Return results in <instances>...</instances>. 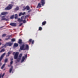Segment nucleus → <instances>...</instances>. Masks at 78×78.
Returning a JSON list of instances; mask_svg holds the SVG:
<instances>
[{"label": "nucleus", "mask_w": 78, "mask_h": 78, "mask_svg": "<svg viewBox=\"0 0 78 78\" xmlns=\"http://www.w3.org/2000/svg\"><path fill=\"white\" fill-rule=\"evenodd\" d=\"M20 50H29V46L28 44H26L25 48V44L23 43L21 46L20 45Z\"/></svg>", "instance_id": "obj_1"}, {"label": "nucleus", "mask_w": 78, "mask_h": 78, "mask_svg": "<svg viewBox=\"0 0 78 78\" xmlns=\"http://www.w3.org/2000/svg\"><path fill=\"white\" fill-rule=\"evenodd\" d=\"M18 20L20 22H23V23H26V20H25V16H23L21 17V19L20 18H18Z\"/></svg>", "instance_id": "obj_2"}, {"label": "nucleus", "mask_w": 78, "mask_h": 78, "mask_svg": "<svg viewBox=\"0 0 78 78\" xmlns=\"http://www.w3.org/2000/svg\"><path fill=\"white\" fill-rule=\"evenodd\" d=\"M13 55H14V58L15 59H17L18 57V55H19V52H17L16 53L14 52L13 53Z\"/></svg>", "instance_id": "obj_3"}, {"label": "nucleus", "mask_w": 78, "mask_h": 78, "mask_svg": "<svg viewBox=\"0 0 78 78\" xmlns=\"http://www.w3.org/2000/svg\"><path fill=\"white\" fill-rule=\"evenodd\" d=\"M12 6H13V5L11 4L9 5L5 8V10H9V9H11Z\"/></svg>", "instance_id": "obj_4"}, {"label": "nucleus", "mask_w": 78, "mask_h": 78, "mask_svg": "<svg viewBox=\"0 0 78 78\" xmlns=\"http://www.w3.org/2000/svg\"><path fill=\"white\" fill-rule=\"evenodd\" d=\"M13 44V43L11 42L6 43L5 44V45L4 46V47H6V46H11Z\"/></svg>", "instance_id": "obj_5"}, {"label": "nucleus", "mask_w": 78, "mask_h": 78, "mask_svg": "<svg viewBox=\"0 0 78 78\" xmlns=\"http://www.w3.org/2000/svg\"><path fill=\"white\" fill-rule=\"evenodd\" d=\"M22 56V54H20L19 55V58L16 60V61H15L17 63V62H19L20 61V59L21 58V57Z\"/></svg>", "instance_id": "obj_6"}, {"label": "nucleus", "mask_w": 78, "mask_h": 78, "mask_svg": "<svg viewBox=\"0 0 78 78\" xmlns=\"http://www.w3.org/2000/svg\"><path fill=\"white\" fill-rule=\"evenodd\" d=\"M18 43H19V44H20V46H22V45H23V44H24V43H22V40L20 39L19 40V41L18 42Z\"/></svg>", "instance_id": "obj_7"}, {"label": "nucleus", "mask_w": 78, "mask_h": 78, "mask_svg": "<svg viewBox=\"0 0 78 78\" xmlns=\"http://www.w3.org/2000/svg\"><path fill=\"white\" fill-rule=\"evenodd\" d=\"M27 55H25V56L23 57V58L22 60L21 61V62H23L25 61V59L26 58H27Z\"/></svg>", "instance_id": "obj_8"}, {"label": "nucleus", "mask_w": 78, "mask_h": 78, "mask_svg": "<svg viewBox=\"0 0 78 78\" xmlns=\"http://www.w3.org/2000/svg\"><path fill=\"white\" fill-rule=\"evenodd\" d=\"M6 54V53H4L0 57V61H2V59H3V57H4V56L5 55V54Z\"/></svg>", "instance_id": "obj_9"}, {"label": "nucleus", "mask_w": 78, "mask_h": 78, "mask_svg": "<svg viewBox=\"0 0 78 78\" xmlns=\"http://www.w3.org/2000/svg\"><path fill=\"white\" fill-rule=\"evenodd\" d=\"M1 20H5L6 21H9V18L6 19L4 16H3L2 17Z\"/></svg>", "instance_id": "obj_10"}, {"label": "nucleus", "mask_w": 78, "mask_h": 78, "mask_svg": "<svg viewBox=\"0 0 78 78\" xmlns=\"http://www.w3.org/2000/svg\"><path fill=\"white\" fill-rule=\"evenodd\" d=\"M11 26H12V27H16L17 25V23H11L10 24Z\"/></svg>", "instance_id": "obj_11"}, {"label": "nucleus", "mask_w": 78, "mask_h": 78, "mask_svg": "<svg viewBox=\"0 0 78 78\" xmlns=\"http://www.w3.org/2000/svg\"><path fill=\"white\" fill-rule=\"evenodd\" d=\"M8 14V12H3L1 13L0 15V16L1 17V16L6 15V14Z\"/></svg>", "instance_id": "obj_12"}, {"label": "nucleus", "mask_w": 78, "mask_h": 78, "mask_svg": "<svg viewBox=\"0 0 78 78\" xmlns=\"http://www.w3.org/2000/svg\"><path fill=\"white\" fill-rule=\"evenodd\" d=\"M41 5H42V6H44V4L45 3V0H41Z\"/></svg>", "instance_id": "obj_13"}, {"label": "nucleus", "mask_w": 78, "mask_h": 78, "mask_svg": "<svg viewBox=\"0 0 78 78\" xmlns=\"http://www.w3.org/2000/svg\"><path fill=\"white\" fill-rule=\"evenodd\" d=\"M23 8L24 9H23V11H24L25 9H27V10H28L30 9V7H29V6H27L26 8H24V7H23Z\"/></svg>", "instance_id": "obj_14"}, {"label": "nucleus", "mask_w": 78, "mask_h": 78, "mask_svg": "<svg viewBox=\"0 0 78 78\" xmlns=\"http://www.w3.org/2000/svg\"><path fill=\"white\" fill-rule=\"evenodd\" d=\"M11 37V35L9 36L8 38H5V40L8 41V40H9V39H11V38H10V37Z\"/></svg>", "instance_id": "obj_15"}, {"label": "nucleus", "mask_w": 78, "mask_h": 78, "mask_svg": "<svg viewBox=\"0 0 78 78\" xmlns=\"http://www.w3.org/2000/svg\"><path fill=\"white\" fill-rule=\"evenodd\" d=\"M41 4L40 3H38V5L37 8H41Z\"/></svg>", "instance_id": "obj_16"}, {"label": "nucleus", "mask_w": 78, "mask_h": 78, "mask_svg": "<svg viewBox=\"0 0 78 78\" xmlns=\"http://www.w3.org/2000/svg\"><path fill=\"white\" fill-rule=\"evenodd\" d=\"M4 51H5V48H3L0 51V53H2V52H3Z\"/></svg>", "instance_id": "obj_17"}, {"label": "nucleus", "mask_w": 78, "mask_h": 78, "mask_svg": "<svg viewBox=\"0 0 78 78\" xmlns=\"http://www.w3.org/2000/svg\"><path fill=\"white\" fill-rule=\"evenodd\" d=\"M14 15H13L12 16H11L10 17V19H14Z\"/></svg>", "instance_id": "obj_18"}, {"label": "nucleus", "mask_w": 78, "mask_h": 78, "mask_svg": "<svg viewBox=\"0 0 78 78\" xmlns=\"http://www.w3.org/2000/svg\"><path fill=\"white\" fill-rule=\"evenodd\" d=\"M18 45H19L17 43H15L14 44V47H18Z\"/></svg>", "instance_id": "obj_19"}, {"label": "nucleus", "mask_w": 78, "mask_h": 78, "mask_svg": "<svg viewBox=\"0 0 78 78\" xmlns=\"http://www.w3.org/2000/svg\"><path fill=\"white\" fill-rule=\"evenodd\" d=\"M6 65L5 63L2 66V67H1V69H3L4 67H5V65Z\"/></svg>", "instance_id": "obj_20"}, {"label": "nucleus", "mask_w": 78, "mask_h": 78, "mask_svg": "<svg viewBox=\"0 0 78 78\" xmlns=\"http://www.w3.org/2000/svg\"><path fill=\"white\" fill-rule=\"evenodd\" d=\"M12 66L11 67V68L10 69L9 72L11 73V72H12Z\"/></svg>", "instance_id": "obj_21"}, {"label": "nucleus", "mask_w": 78, "mask_h": 78, "mask_svg": "<svg viewBox=\"0 0 78 78\" xmlns=\"http://www.w3.org/2000/svg\"><path fill=\"white\" fill-rule=\"evenodd\" d=\"M45 23H46V21H44L42 23V24L43 25H45Z\"/></svg>", "instance_id": "obj_22"}, {"label": "nucleus", "mask_w": 78, "mask_h": 78, "mask_svg": "<svg viewBox=\"0 0 78 78\" xmlns=\"http://www.w3.org/2000/svg\"><path fill=\"white\" fill-rule=\"evenodd\" d=\"M30 16V15H27L25 16H24L25 19H27V17H28V16Z\"/></svg>", "instance_id": "obj_23"}, {"label": "nucleus", "mask_w": 78, "mask_h": 78, "mask_svg": "<svg viewBox=\"0 0 78 78\" xmlns=\"http://www.w3.org/2000/svg\"><path fill=\"white\" fill-rule=\"evenodd\" d=\"M16 41V39L15 38H13L11 39V41L12 42H14V41Z\"/></svg>", "instance_id": "obj_24"}, {"label": "nucleus", "mask_w": 78, "mask_h": 78, "mask_svg": "<svg viewBox=\"0 0 78 78\" xmlns=\"http://www.w3.org/2000/svg\"><path fill=\"white\" fill-rule=\"evenodd\" d=\"M6 36V34H4L2 35V37H5Z\"/></svg>", "instance_id": "obj_25"}, {"label": "nucleus", "mask_w": 78, "mask_h": 78, "mask_svg": "<svg viewBox=\"0 0 78 78\" xmlns=\"http://www.w3.org/2000/svg\"><path fill=\"white\" fill-rule=\"evenodd\" d=\"M15 19H17V14H15Z\"/></svg>", "instance_id": "obj_26"}, {"label": "nucleus", "mask_w": 78, "mask_h": 78, "mask_svg": "<svg viewBox=\"0 0 78 78\" xmlns=\"http://www.w3.org/2000/svg\"><path fill=\"white\" fill-rule=\"evenodd\" d=\"M8 62V58H6L5 60V64L6 62Z\"/></svg>", "instance_id": "obj_27"}, {"label": "nucleus", "mask_w": 78, "mask_h": 78, "mask_svg": "<svg viewBox=\"0 0 78 78\" xmlns=\"http://www.w3.org/2000/svg\"><path fill=\"white\" fill-rule=\"evenodd\" d=\"M15 10H16V11H17V10H19V7H17L15 9Z\"/></svg>", "instance_id": "obj_28"}, {"label": "nucleus", "mask_w": 78, "mask_h": 78, "mask_svg": "<svg viewBox=\"0 0 78 78\" xmlns=\"http://www.w3.org/2000/svg\"><path fill=\"white\" fill-rule=\"evenodd\" d=\"M31 41H32V39H30V40L29 41V42H31Z\"/></svg>", "instance_id": "obj_29"}, {"label": "nucleus", "mask_w": 78, "mask_h": 78, "mask_svg": "<svg viewBox=\"0 0 78 78\" xmlns=\"http://www.w3.org/2000/svg\"><path fill=\"white\" fill-rule=\"evenodd\" d=\"M11 54V52H8V55L7 56H9V55Z\"/></svg>", "instance_id": "obj_30"}, {"label": "nucleus", "mask_w": 78, "mask_h": 78, "mask_svg": "<svg viewBox=\"0 0 78 78\" xmlns=\"http://www.w3.org/2000/svg\"><path fill=\"white\" fill-rule=\"evenodd\" d=\"M21 14L22 15L25 14V12H24L23 13H22L21 12Z\"/></svg>", "instance_id": "obj_31"}, {"label": "nucleus", "mask_w": 78, "mask_h": 78, "mask_svg": "<svg viewBox=\"0 0 78 78\" xmlns=\"http://www.w3.org/2000/svg\"><path fill=\"white\" fill-rule=\"evenodd\" d=\"M22 24H23V23H20V24L19 26L20 27V26H21V25H22Z\"/></svg>", "instance_id": "obj_32"}, {"label": "nucleus", "mask_w": 78, "mask_h": 78, "mask_svg": "<svg viewBox=\"0 0 78 78\" xmlns=\"http://www.w3.org/2000/svg\"><path fill=\"white\" fill-rule=\"evenodd\" d=\"M13 63V61H11L10 62V65H11L12 64V63Z\"/></svg>", "instance_id": "obj_33"}, {"label": "nucleus", "mask_w": 78, "mask_h": 78, "mask_svg": "<svg viewBox=\"0 0 78 78\" xmlns=\"http://www.w3.org/2000/svg\"><path fill=\"white\" fill-rule=\"evenodd\" d=\"M39 30H42V27H40L39 28Z\"/></svg>", "instance_id": "obj_34"}, {"label": "nucleus", "mask_w": 78, "mask_h": 78, "mask_svg": "<svg viewBox=\"0 0 78 78\" xmlns=\"http://www.w3.org/2000/svg\"><path fill=\"white\" fill-rule=\"evenodd\" d=\"M22 13H19V16H22Z\"/></svg>", "instance_id": "obj_35"}, {"label": "nucleus", "mask_w": 78, "mask_h": 78, "mask_svg": "<svg viewBox=\"0 0 78 78\" xmlns=\"http://www.w3.org/2000/svg\"><path fill=\"white\" fill-rule=\"evenodd\" d=\"M34 40H33L32 41V44H33L34 43Z\"/></svg>", "instance_id": "obj_36"}, {"label": "nucleus", "mask_w": 78, "mask_h": 78, "mask_svg": "<svg viewBox=\"0 0 78 78\" xmlns=\"http://www.w3.org/2000/svg\"><path fill=\"white\" fill-rule=\"evenodd\" d=\"M31 10H30L28 11V12H31Z\"/></svg>", "instance_id": "obj_37"}, {"label": "nucleus", "mask_w": 78, "mask_h": 78, "mask_svg": "<svg viewBox=\"0 0 78 78\" xmlns=\"http://www.w3.org/2000/svg\"><path fill=\"white\" fill-rule=\"evenodd\" d=\"M11 61H12V60H13V59L12 58H11Z\"/></svg>", "instance_id": "obj_38"}, {"label": "nucleus", "mask_w": 78, "mask_h": 78, "mask_svg": "<svg viewBox=\"0 0 78 78\" xmlns=\"http://www.w3.org/2000/svg\"><path fill=\"white\" fill-rule=\"evenodd\" d=\"M5 73H4L2 75L4 76V75H5Z\"/></svg>", "instance_id": "obj_39"}, {"label": "nucleus", "mask_w": 78, "mask_h": 78, "mask_svg": "<svg viewBox=\"0 0 78 78\" xmlns=\"http://www.w3.org/2000/svg\"><path fill=\"white\" fill-rule=\"evenodd\" d=\"M1 76H2V74H0V78H1Z\"/></svg>", "instance_id": "obj_40"}, {"label": "nucleus", "mask_w": 78, "mask_h": 78, "mask_svg": "<svg viewBox=\"0 0 78 78\" xmlns=\"http://www.w3.org/2000/svg\"><path fill=\"white\" fill-rule=\"evenodd\" d=\"M3 48V47H2L1 48H0V49H2V48Z\"/></svg>", "instance_id": "obj_41"}, {"label": "nucleus", "mask_w": 78, "mask_h": 78, "mask_svg": "<svg viewBox=\"0 0 78 78\" xmlns=\"http://www.w3.org/2000/svg\"><path fill=\"white\" fill-rule=\"evenodd\" d=\"M2 45V43L0 42V45Z\"/></svg>", "instance_id": "obj_42"}, {"label": "nucleus", "mask_w": 78, "mask_h": 78, "mask_svg": "<svg viewBox=\"0 0 78 78\" xmlns=\"http://www.w3.org/2000/svg\"><path fill=\"white\" fill-rule=\"evenodd\" d=\"M3 76V75H2V78H3V76Z\"/></svg>", "instance_id": "obj_43"}, {"label": "nucleus", "mask_w": 78, "mask_h": 78, "mask_svg": "<svg viewBox=\"0 0 78 78\" xmlns=\"http://www.w3.org/2000/svg\"><path fill=\"white\" fill-rule=\"evenodd\" d=\"M11 3H14L13 2H11Z\"/></svg>", "instance_id": "obj_44"}, {"label": "nucleus", "mask_w": 78, "mask_h": 78, "mask_svg": "<svg viewBox=\"0 0 78 78\" xmlns=\"http://www.w3.org/2000/svg\"><path fill=\"white\" fill-rule=\"evenodd\" d=\"M2 41V40H1V39H0V41Z\"/></svg>", "instance_id": "obj_45"}, {"label": "nucleus", "mask_w": 78, "mask_h": 78, "mask_svg": "<svg viewBox=\"0 0 78 78\" xmlns=\"http://www.w3.org/2000/svg\"><path fill=\"white\" fill-rule=\"evenodd\" d=\"M7 18L8 17V16H7Z\"/></svg>", "instance_id": "obj_46"}, {"label": "nucleus", "mask_w": 78, "mask_h": 78, "mask_svg": "<svg viewBox=\"0 0 78 78\" xmlns=\"http://www.w3.org/2000/svg\"><path fill=\"white\" fill-rule=\"evenodd\" d=\"M23 20H24V19H23Z\"/></svg>", "instance_id": "obj_47"}, {"label": "nucleus", "mask_w": 78, "mask_h": 78, "mask_svg": "<svg viewBox=\"0 0 78 78\" xmlns=\"http://www.w3.org/2000/svg\"><path fill=\"white\" fill-rule=\"evenodd\" d=\"M9 67V66H8Z\"/></svg>", "instance_id": "obj_48"}]
</instances>
